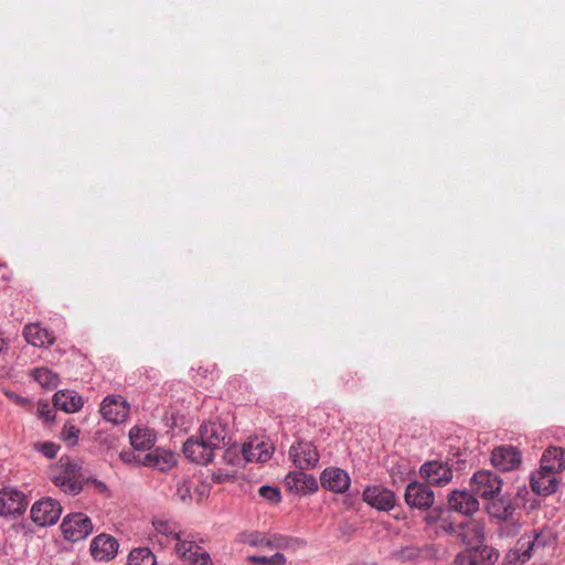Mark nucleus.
<instances>
[{
	"label": "nucleus",
	"mask_w": 565,
	"mask_h": 565,
	"mask_svg": "<svg viewBox=\"0 0 565 565\" xmlns=\"http://www.w3.org/2000/svg\"><path fill=\"white\" fill-rule=\"evenodd\" d=\"M226 426L221 422H209L200 426L196 436L189 438L183 445L184 456L199 465L210 463L215 450L225 446Z\"/></svg>",
	"instance_id": "nucleus-1"
},
{
	"label": "nucleus",
	"mask_w": 565,
	"mask_h": 565,
	"mask_svg": "<svg viewBox=\"0 0 565 565\" xmlns=\"http://www.w3.org/2000/svg\"><path fill=\"white\" fill-rule=\"evenodd\" d=\"M565 469V450L558 447H550L543 452L541 465L532 472L530 484L532 491L537 495H550L558 488L556 475Z\"/></svg>",
	"instance_id": "nucleus-2"
},
{
	"label": "nucleus",
	"mask_w": 565,
	"mask_h": 565,
	"mask_svg": "<svg viewBox=\"0 0 565 565\" xmlns=\"http://www.w3.org/2000/svg\"><path fill=\"white\" fill-rule=\"evenodd\" d=\"M555 540L551 529H534L516 541L515 545L507 553L505 561L509 565H523L534 554L554 544Z\"/></svg>",
	"instance_id": "nucleus-3"
},
{
	"label": "nucleus",
	"mask_w": 565,
	"mask_h": 565,
	"mask_svg": "<svg viewBox=\"0 0 565 565\" xmlns=\"http://www.w3.org/2000/svg\"><path fill=\"white\" fill-rule=\"evenodd\" d=\"M486 511L490 518L502 523L499 529L501 535L509 536L518 532L520 524L513 522L515 505L509 495H497L488 500Z\"/></svg>",
	"instance_id": "nucleus-4"
},
{
	"label": "nucleus",
	"mask_w": 565,
	"mask_h": 565,
	"mask_svg": "<svg viewBox=\"0 0 565 565\" xmlns=\"http://www.w3.org/2000/svg\"><path fill=\"white\" fill-rule=\"evenodd\" d=\"M503 480L491 470H479L471 478V491L483 500H490L501 493Z\"/></svg>",
	"instance_id": "nucleus-5"
},
{
	"label": "nucleus",
	"mask_w": 565,
	"mask_h": 565,
	"mask_svg": "<svg viewBox=\"0 0 565 565\" xmlns=\"http://www.w3.org/2000/svg\"><path fill=\"white\" fill-rule=\"evenodd\" d=\"M61 530L65 540L78 542L93 532V523L84 513H71L63 519Z\"/></svg>",
	"instance_id": "nucleus-6"
},
{
	"label": "nucleus",
	"mask_w": 565,
	"mask_h": 565,
	"mask_svg": "<svg viewBox=\"0 0 565 565\" xmlns=\"http://www.w3.org/2000/svg\"><path fill=\"white\" fill-rule=\"evenodd\" d=\"M62 514L60 502L52 498H43L31 508V518L40 526L55 524Z\"/></svg>",
	"instance_id": "nucleus-7"
},
{
	"label": "nucleus",
	"mask_w": 565,
	"mask_h": 565,
	"mask_svg": "<svg viewBox=\"0 0 565 565\" xmlns=\"http://www.w3.org/2000/svg\"><path fill=\"white\" fill-rule=\"evenodd\" d=\"M499 558V553L488 545L469 547L457 554L456 565H493Z\"/></svg>",
	"instance_id": "nucleus-8"
},
{
	"label": "nucleus",
	"mask_w": 565,
	"mask_h": 565,
	"mask_svg": "<svg viewBox=\"0 0 565 565\" xmlns=\"http://www.w3.org/2000/svg\"><path fill=\"white\" fill-rule=\"evenodd\" d=\"M522 462V454L511 445L498 446L492 450L491 463L503 472L518 469Z\"/></svg>",
	"instance_id": "nucleus-9"
},
{
	"label": "nucleus",
	"mask_w": 565,
	"mask_h": 565,
	"mask_svg": "<svg viewBox=\"0 0 565 565\" xmlns=\"http://www.w3.org/2000/svg\"><path fill=\"white\" fill-rule=\"evenodd\" d=\"M28 505V498L21 490L2 487V516H21Z\"/></svg>",
	"instance_id": "nucleus-10"
},
{
	"label": "nucleus",
	"mask_w": 565,
	"mask_h": 565,
	"mask_svg": "<svg viewBox=\"0 0 565 565\" xmlns=\"http://www.w3.org/2000/svg\"><path fill=\"white\" fill-rule=\"evenodd\" d=\"M289 457L301 470L316 467L319 461V454L316 446L310 441H298L289 449Z\"/></svg>",
	"instance_id": "nucleus-11"
},
{
	"label": "nucleus",
	"mask_w": 565,
	"mask_h": 565,
	"mask_svg": "<svg viewBox=\"0 0 565 565\" xmlns=\"http://www.w3.org/2000/svg\"><path fill=\"white\" fill-rule=\"evenodd\" d=\"M99 412L105 420L120 424L128 417L129 404L120 395H110L104 398Z\"/></svg>",
	"instance_id": "nucleus-12"
},
{
	"label": "nucleus",
	"mask_w": 565,
	"mask_h": 565,
	"mask_svg": "<svg viewBox=\"0 0 565 565\" xmlns=\"http://www.w3.org/2000/svg\"><path fill=\"white\" fill-rule=\"evenodd\" d=\"M320 483L324 490L341 494L349 490L351 478L345 470L338 467H329L322 471Z\"/></svg>",
	"instance_id": "nucleus-13"
},
{
	"label": "nucleus",
	"mask_w": 565,
	"mask_h": 565,
	"mask_svg": "<svg viewBox=\"0 0 565 565\" xmlns=\"http://www.w3.org/2000/svg\"><path fill=\"white\" fill-rule=\"evenodd\" d=\"M435 495L429 486L417 481L411 482L405 490V502L411 508L428 509L434 504Z\"/></svg>",
	"instance_id": "nucleus-14"
},
{
	"label": "nucleus",
	"mask_w": 565,
	"mask_h": 565,
	"mask_svg": "<svg viewBox=\"0 0 565 565\" xmlns=\"http://www.w3.org/2000/svg\"><path fill=\"white\" fill-rule=\"evenodd\" d=\"M363 500L369 505L381 511H390L396 504L395 493L381 486L366 487L363 491Z\"/></svg>",
	"instance_id": "nucleus-15"
},
{
	"label": "nucleus",
	"mask_w": 565,
	"mask_h": 565,
	"mask_svg": "<svg viewBox=\"0 0 565 565\" xmlns=\"http://www.w3.org/2000/svg\"><path fill=\"white\" fill-rule=\"evenodd\" d=\"M118 541L108 534H99L90 542V554L95 561L108 562L118 553Z\"/></svg>",
	"instance_id": "nucleus-16"
},
{
	"label": "nucleus",
	"mask_w": 565,
	"mask_h": 565,
	"mask_svg": "<svg viewBox=\"0 0 565 565\" xmlns=\"http://www.w3.org/2000/svg\"><path fill=\"white\" fill-rule=\"evenodd\" d=\"M477 494L466 490H455L448 495V505L451 511L463 515H471L479 510L480 503Z\"/></svg>",
	"instance_id": "nucleus-17"
},
{
	"label": "nucleus",
	"mask_w": 565,
	"mask_h": 565,
	"mask_svg": "<svg viewBox=\"0 0 565 565\" xmlns=\"http://www.w3.org/2000/svg\"><path fill=\"white\" fill-rule=\"evenodd\" d=\"M419 473L430 484L443 487L454 477L451 468L440 461H429L420 467Z\"/></svg>",
	"instance_id": "nucleus-18"
},
{
	"label": "nucleus",
	"mask_w": 565,
	"mask_h": 565,
	"mask_svg": "<svg viewBox=\"0 0 565 565\" xmlns=\"http://www.w3.org/2000/svg\"><path fill=\"white\" fill-rule=\"evenodd\" d=\"M274 446L269 441L254 438L242 447V454L248 462H266L271 458Z\"/></svg>",
	"instance_id": "nucleus-19"
},
{
	"label": "nucleus",
	"mask_w": 565,
	"mask_h": 565,
	"mask_svg": "<svg viewBox=\"0 0 565 565\" xmlns=\"http://www.w3.org/2000/svg\"><path fill=\"white\" fill-rule=\"evenodd\" d=\"M437 552L434 545H424L422 547L407 545L393 550L391 555L394 559L406 563L435 557Z\"/></svg>",
	"instance_id": "nucleus-20"
},
{
	"label": "nucleus",
	"mask_w": 565,
	"mask_h": 565,
	"mask_svg": "<svg viewBox=\"0 0 565 565\" xmlns=\"http://www.w3.org/2000/svg\"><path fill=\"white\" fill-rule=\"evenodd\" d=\"M138 460L142 462V466L156 468L159 471H167L173 468L177 463L175 455L172 451H167L160 448H156L150 452H147L141 458L138 456Z\"/></svg>",
	"instance_id": "nucleus-21"
},
{
	"label": "nucleus",
	"mask_w": 565,
	"mask_h": 565,
	"mask_svg": "<svg viewBox=\"0 0 565 565\" xmlns=\"http://www.w3.org/2000/svg\"><path fill=\"white\" fill-rule=\"evenodd\" d=\"M486 523L470 519L458 525V536L466 545L480 544L484 540Z\"/></svg>",
	"instance_id": "nucleus-22"
},
{
	"label": "nucleus",
	"mask_w": 565,
	"mask_h": 565,
	"mask_svg": "<svg viewBox=\"0 0 565 565\" xmlns=\"http://www.w3.org/2000/svg\"><path fill=\"white\" fill-rule=\"evenodd\" d=\"M286 486L297 493H311L318 490L317 479L303 470L291 471L285 478Z\"/></svg>",
	"instance_id": "nucleus-23"
},
{
	"label": "nucleus",
	"mask_w": 565,
	"mask_h": 565,
	"mask_svg": "<svg viewBox=\"0 0 565 565\" xmlns=\"http://www.w3.org/2000/svg\"><path fill=\"white\" fill-rule=\"evenodd\" d=\"M23 337L28 343L38 348H46L54 343L55 337L40 323H31L24 327Z\"/></svg>",
	"instance_id": "nucleus-24"
},
{
	"label": "nucleus",
	"mask_w": 565,
	"mask_h": 565,
	"mask_svg": "<svg viewBox=\"0 0 565 565\" xmlns=\"http://www.w3.org/2000/svg\"><path fill=\"white\" fill-rule=\"evenodd\" d=\"M54 408L65 413H75L83 407V398L74 391L61 390L54 394Z\"/></svg>",
	"instance_id": "nucleus-25"
},
{
	"label": "nucleus",
	"mask_w": 565,
	"mask_h": 565,
	"mask_svg": "<svg viewBox=\"0 0 565 565\" xmlns=\"http://www.w3.org/2000/svg\"><path fill=\"white\" fill-rule=\"evenodd\" d=\"M131 446L139 451L149 450L154 445V435L148 428L134 427L129 433Z\"/></svg>",
	"instance_id": "nucleus-26"
},
{
	"label": "nucleus",
	"mask_w": 565,
	"mask_h": 565,
	"mask_svg": "<svg viewBox=\"0 0 565 565\" xmlns=\"http://www.w3.org/2000/svg\"><path fill=\"white\" fill-rule=\"evenodd\" d=\"M152 525L157 534L170 537L174 541L179 539L180 535L183 533L180 529V525L175 521L170 519L154 518L152 521Z\"/></svg>",
	"instance_id": "nucleus-27"
},
{
	"label": "nucleus",
	"mask_w": 565,
	"mask_h": 565,
	"mask_svg": "<svg viewBox=\"0 0 565 565\" xmlns=\"http://www.w3.org/2000/svg\"><path fill=\"white\" fill-rule=\"evenodd\" d=\"M52 480L56 487L70 494H77L83 488L78 477L55 473Z\"/></svg>",
	"instance_id": "nucleus-28"
},
{
	"label": "nucleus",
	"mask_w": 565,
	"mask_h": 565,
	"mask_svg": "<svg viewBox=\"0 0 565 565\" xmlns=\"http://www.w3.org/2000/svg\"><path fill=\"white\" fill-rule=\"evenodd\" d=\"M175 541V551L184 561L193 558L201 548L194 541L190 540L189 535L184 532Z\"/></svg>",
	"instance_id": "nucleus-29"
},
{
	"label": "nucleus",
	"mask_w": 565,
	"mask_h": 565,
	"mask_svg": "<svg viewBox=\"0 0 565 565\" xmlns=\"http://www.w3.org/2000/svg\"><path fill=\"white\" fill-rule=\"evenodd\" d=\"M32 376L42 387L53 390L58 385V376L50 369L41 366L32 371Z\"/></svg>",
	"instance_id": "nucleus-30"
},
{
	"label": "nucleus",
	"mask_w": 565,
	"mask_h": 565,
	"mask_svg": "<svg viewBox=\"0 0 565 565\" xmlns=\"http://www.w3.org/2000/svg\"><path fill=\"white\" fill-rule=\"evenodd\" d=\"M127 565H157V561L150 548L139 547L129 553Z\"/></svg>",
	"instance_id": "nucleus-31"
},
{
	"label": "nucleus",
	"mask_w": 565,
	"mask_h": 565,
	"mask_svg": "<svg viewBox=\"0 0 565 565\" xmlns=\"http://www.w3.org/2000/svg\"><path fill=\"white\" fill-rule=\"evenodd\" d=\"M247 559L252 563H257L262 565H284L286 563V557L281 553H276L273 556H258V555H249Z\"/></svg>",
	"instance_id": "nucleus-32"
},
{
	"label": "nucleus",
	"mask_w": 565,
	"mask_h": 565,
	"mask_svg": "<svg viewBox=\"0 0 565 565\" xmlns=\"http://www.w3.org/2000/svg\"><path fill=\"white\" fill-rule=\"evenodd\" d=\"M60 469H61V471L57 475L78 477L81 466L75 460H72L70 458H62L60 460Z\"/></svg>",
	"instance_id": "nucleus-33"
},
{
	"label": "nucleus",
	"mask_w": 565,
	"mask_h": 565,
	"mask_svg": "<svg viewBox=\"0 0 565 565\" xmlns=\"http://www.w3.org/2000/svg\"><path fill=\"white\" fill-rule=\"evenodd\" d=\"M276 540L277 550H296L302 545V542L300 540L290 536L276 535Z\"/></svg>",
	"instance_id": "nucleus-34"
},
{
	"label": "nucleus",
	"mask_w": 565,
	"mask_h": 565,
	"mask_svg": "<svg viewBox=\"0 0 565 565\" xmlns=\"http://www.w3.org/2000/svg\"><path fill=\"white\" fill-rule=\"evenodd\" d=\"M78 435L79 429L72 424H65L61 431L62 439L67 441L70 445H75L77 443Z\"/></svg>",
	"instance_id": "nucleus-35"
},
{
	"label": "nucleus",
	"mask_w": 565,
	"mask_h": 565,
	"mask_svg": "<svg viewBox=\"0 0 565 565\" xmlns=\"http://www.w3.org/2000/svg\"><path fill=\"white\" fill-rule=\"evenodd\" d=\"M35 450L43 454L47 459H53L56 457L60 446L54 443L46 441L42 444L34 445Z\"/></svg>",
	"instance_id": "nucleus-36"
},
{
	"label": "nucleus",
	"mask_w": 565,
	"mask_h": 565,
	"mask_svg": "<svg viewBox=\"0 0 565 565\" xmlns=\"http://www.w3.org/2000/svg\"><path fill=\"white\" fill-rule=\"evenodd\" d=\"M38 415L44 422L50 423L53 422L55 418V409L52 408L47 402L39 401Z\"/></svg>",
	"instance_id": "nucleus-37"
},
{
	"label": "nucleus",
	"mask_w": 565,
	"mask_h": 565,
	"mask_svg": "<svg viewBox=\"0 0 565 565\" xmlns=\"http://www.w3.org/2000/svg\"><path fill=\"white\" fill-rule=\"evenodd\" d=\"M242 542L250 546L264 547L265 535L259 532H249L242 535Z\"/></svg>",
	"instance_id": "nucleus-38"
},
{
	"label": "nucleus",
	"mask_w": 565,
	"mask_h": 565,
	"mask_svg": "<svg viewBox=\"0 0 565 565\" xmlns=\"http://www.w3.org/2000/svg\"><path fill=\"white\" fill-rule=\"evenodd\" d=\"M258 493L262 498L270 502H278L280 500V492L276 487L262 486L258 490Z\"/></svg>",
	"instance_id": "nucleus-39"
},
{
	"label": "nucleus",
	"mask_w": 565,
	"mask_h": 565,
	"mask_svg": "<svg viewBox=\"0 0 565 565\" xmlns=\"http://www.w3.org/2000/svg\"><path fill=\"white\" fill-rule=\"evenodd\" d=\"M188 562H190L192 565H213L209 553L202 551L201 548L199 553Z\"/></svg>",
	"instance_id": "nucleus-40"
},
{
	"label": "nucleus",
	"mask_w": 565,
	"mask_h": 565,
	"mask_svg": "<svg viewBox=\"0 0 565 565\" xmlns=\"http://www.w3.org/2000/svg\"><path fill=\"white\" fill-rule=\"evenodd\" d=\"M438 530L445 533H456L458 535V525H456L450 519L443 518L438 524Z\"/></svg>",
	"instance_id": "nucleus-41"
},
{
	"label": "nucleus",
	"mask_w": 565,
	"mask_h": 565,
	"mask_svg": "<svg viewBox=\"0 0 565 565\" xmlns=\"http://www.w3.org/2000/svg\"><path fill=\"white\" fill-rule=\"evenodd\" d=\"M145 454H136L135 451H122L120 452V459L126 462V463H132V465H142V462H140L138 460V456H140L141 458L143 457Z\"/></svg>",
	"instance_id": "nucleus-42"
},
{
	"label": "nucleus",
	"mask_w": 565,
	"mask_h": 565,
	"mask_svg": "<svg viewBox=\"0 0 565 565\" xmlns=\"http://www.w3.org/2000/svg\"><path fill=\"white\" fill-rule=\"evenodd\" d=\"M177 495L181 501H186L191 498L190 488L188 487L186 482L178 486Z\"/></svg>",
	"instance_id": "nucleus-43"
},
{
	"label": "nucleus",
	"mask_w": 565,
	"mask_h": 565,
	"mask_svg": "<svg viewBox=\"0 0 565 565\" xmlns=\"http://www.w3.org/2000/svg\"><path fill=\"white\" fill-rule=\"evenodd\" d=\"M276 544H277L276 535H273L270 537L265 536L264 547H268L269 550H277Z\"/></svg>",
	"instance_id": "nucleus-44"
},
{
	"label": "nucleus",
	"mask_w": 565,
	"mask_h": 565,
	"mask_svg": "<svg viewBox=\"0 0 565 565\" xmlns=\"http://www.w3.org/2000/svg\"><path fill=\"white\" fill-rule=\"evenodd\" d=\"M436 520H437V518H436L433 513H430V514H428V515L426 516V521H427L428 523L436 522Z\"/></svg>",
	"instance_id": "nucleus-45"
},
{
	"label": "nucleus",
	"mask_w": 565,
	"mask_h": 565,
	"mask_svg": "<svg viewBox=\"0 0 565 565\" xmlns=\"http://www.w3.org/2000/svg\"><path fill=\"white\" fill-rule=\"evenodd\" d=\"M523 492L527 493V490H526V488H525V487H524L523 489H520V490L516 492V497H521Z\"/></svg>",
	"instance_id": "nucleus-46"
},
{
	"label": "nucleus",
	"mask_w": 565,
	"mask_h": 565,
	"mask_svg": "<svg viewBox=\"0 0 565 565\" xmlns=\"http://www.w3.org/2000/svg\"><path fill=\"white\" fill-rule=\"evenodd\" d=\"M14 527H21V529H23V526H22L21 524L14 525Z\"/></svg>",
	"instance_id": "nucleus-47"
}]
</instances>
